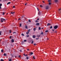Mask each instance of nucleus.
I'll return each mask as SVG.
<instances>
[{"mask_svg":"<svg viewBox=\"0 0 61 61\" xmlns=\"http://www.w3.org/2000/svg\"><path fill=\"white\" fill-rule=\"evenodd\" d=\"M3 21H5V19L2 18L1 19V22H3Z\"/></svg>","mask_w":61,"mask_h":61,"instance_id":"f257e3e1","label":"nucleus"},{"mask_svg":"<svg viewBox=\"0 0 61 61\" xmlns=\"http://www.w3.org/2000/svg\"><path fill=\"white\" fill-rule=\"evenodd\" d=\"M58 27V26H57V25H56L54 27V29H57V28Z\"/></svg>","mask_w":61,"mask_h":61,"instance_id":"f03ea898","label":"nucleus"},{"mask_svg":"<svg viewBox=\"0 0 61 61\" xmlns=\"http://www.w3.org/2000/svg\"><path fill=\"white\" fill-rule=\"evenodd\" d=\"M48 8H49V7L48 6H46L45 8L46 9V10L48 9Z\"/></svg>","mask_w":61,"mask_h":61,"instance_id":"7ed1b4c3","label":"nucleus"},{"mask_svg":"<svg viewBox=\"0 0 61 61\" xmlns=\"http://www.w3.org/2000/svg\"><path fill=\"white\" fill-rule=\"evenodd\" d=\"M2 6V4H0V9H1L2 8L1 7V6Z\"/></svg>","mask_w":61,"mask_h":61,"instance_id":"20e7f679","label":"nucleus"},{"mask_svg":"<svg viewBox=\"0 0 61 61\" xmlns=\"http://www.w3.org/2000/svg\"><path fill=\"white\" fill-rule=\"evenodd\" d=\"M11 42H12V43H14V39H12V40H11Z\"/></svg>","mask_w":61,"mask_h":61,"instance_id":"39448f33","label":"nucleus"},{"mask_svg":"<svg viewBox=\"0 0 61 61\" xmlns=\"http://www.w3.org/2000/svg\"><path fill=\"white\" fill-rule=\"evenodd\" d=\"M41 14V12H40V11H39V12H38V15H40Z\"/></svg>","mask_w":61,"mask_h":61,"instance_id":"423d86ee","label":"nucleus"},{"mask_svg":"<svg viewBox=\"0 0 61 61\" xmlns=\"http://www.w3.org/2000/svg\"><path fill=\"white\" fill-rule=\"evenodd\" d=\"M32 37L33 38H36V36L34 35Z\"/></svg>","mask_w":61,"mask_h":61,"instance_id":"0eeeda50","label":"nucleus"},{"mask_svg":"<svg viewBox=\"0 0 61 61\" xmlns=\"http://www.w3.org/2000/svg\"><path fill=\"white\" fill-rule=\"evenodd\" d=\"M25 26L26 29H27V28H28V27H27V25H25Z\"/></svg>","mask_w":61,"mask_h":61,"instance_id":"6e6552de","label":"nucleus"},{"mask_svg":"<svg viewBox=\"0 0 61 61\" xmlns=\"http://www.w3.org/2000/svg\"><path fill=\"white\" fill-rule=\"evenodd\" d=\"M40 25V24L39 23H37L36 24V25Z\"/></svg>","mask_w":61,"mask_h":61,"instance_id":"1a4fd4ad","label":"nucleus"},{"mask_svg":"<svg viewBox=\"0 0 61 61\" xmlns=\"http://www.w3.org/2000/svg\"><path fill=\"white\" fill-rule=\"evenodd\" d=\"M11 4V2H9L7 3V5H9V4Z\"/></svg>","mask_w":61,"mask_h":61,"instance_id":"9d476101","label":"nucleus"},{"mask_svg":"<svg viewBox=\"0 0 61 61\" xmlns=\"http://www.w3.org/2000/svg\"><path fill=\"white\" fill-rule=\"evenodd\" d=\"M55 3H57V2H58V0H56L55 1Z\"/></svg>","mask_w":61,"mask_h":61,"instance_id":"9b49d317","label":"nucleus"},{"mask_svg":"<svg viewBox=\"0 0 61 61\" xmlns=\"http://www.w3.org/2000/svg\"><path fill=\"white\" fill-rule=\"evenodd\" d=\"M49 25H51V24L50 23H48L47 25V26H49Z\"/></svg>","mask_w":61,"mask_h":61,"instance_id":"f8f14e48","label":"nucleus"},{"mask_svg":"<svg viewBox=\"0 0 61 61\" xmlns=\"http://www.w3.org/2000/svg\"><path fill=\"white\" fill-rule=\"evenodd\" d=\"M1 51L2 53H3L4 52V50L3 49L1 50Z\"/></svg>","mask_w":61,"mask_h":61,"instance_id":"ddd939ff","label":"nucleus"},{"mask_svg":"<svg viewBox=\"0 0 61 61\" xmlns=\"http://www.w3.org/2000/svg\"><path fill=\"white\" fill-rule=\"evenodd\" d=\"M24 17H24V16L23 15L21 17V19H22L23 18H24Z\"/></svg>","mask_w":61,"mask_h":61,"instance_id":"4468645a","label":"nucleus"},{"mask_svg":"<svg viewBox=\"0 0 61 61\" xmlns=\"http://www.w3.org/2000/svg\"><path fill=\"white\" fill-rule=\"evenodd\" d=\"M44 34V33H43V32H41V33L40 34L41 35H43Z\"/></svg>","mask_w":61,"mask_h":61,"instance_id":"2eb2a0df","label":"nucleus"},{"mask_svg":"<svg viewBox=\"0 0 61 61\" xmlns=\"http://www.w3.org/2000/svg\"><path fill=\"white\" fill-rule=\"evenodd\" d=\"M35 22H36V23H38V21L37 20H36L35 21Z\"/></svg>","mask_w":61,"mask_h":61,"instance_id":"dca6fc26","label":"nucleus"},{"mask_svg":"<svg viewBox=\"0 0 61 61\" xmlns=\"http://www.w3.org/2000/svg\"><path fill=\"white\" fill-rule=\"evenodd\" d=\"M6 53H5L4 54V56H6Z\"/></svg>","mask_w":61,"mask_h":61,"instance_id":"f3484780","label":"nucleus"},{"mask_svg":"<svg viewBox=\"0 0 61 61\" xmlns=\"http://www.w3.org/2000/svg\"><path fill=\"white\" fill-rule=\"evenodd\" d=\"M21 36H25V35L23 33H22L21 34Z\"/></svg>","mask_w":61,"mask_h":61,"instance_id":"a211bd4d","label":"nucleus"},{"mask_svg":"<svg viewBox=\"0 0 61 61\" xmlns=\"http://www.w3.org/2000/svg\"><path fill=\"white\" fill-rule=\"evenodd\" d=\"M29 32H27L26 33V34L27 35H28V34H29Z\"/></svg>","mask_w":61,"mask_h":61,"instance_id":"6ab92c4d","label":"nucleus"},{"mask_svg":"<svg viewBox=\"0 0 61 61\" xmlns=\"http://www.w3.org/2000/svg\"><path fill=\"white\" fill-rule=\"evenodd\" d=\"M30 54L31 55H30V56H31V55H33V52H31V53H30Z\"/></svg>","mask_w":61,"mask_h":61,"instance_id":"aec40b11","label":"nucleus"},{"mask_svg":"<svg viewBox=\"0 0 61 61\" xmlns=\"http://www.w3.org/2000/svg\"><path fill=\"white\" fill-rule=\"evenodd\" d=\"M33 30H34V31H35V30H36V28H34Z\"/></svg>","mask_w":61,"mask_h":61,"instance_id":"412c9836","label":"nucleus"},{"mask_svg":"<svg viewBox=\"0 0 61 61\" xmlns=\"http://www.w3.org/2000/svg\"><path fill=\"white\" fill-rule=\"evenodd\" d=\"M0 61H4V60L3 59H1L0 60Z\"/></svg>","mask_w":61,"mask_h":61,"instance_id":"4be33fe9","label":"nucleus"},{"mask_svg":"<svg viewBox=\"0 0 61 61\" xmlns=\"http://www.w3.org/2000/svg\"><path fill=\"white\" fill-rule=\"evenodd\" d=\"M12 61V59H10L9 60V61Z\"/></svg>","mask_w":61,"mask_h":61,"instance_id":"5701e85b","label":"nucleus"},{"mask_svg":"<svg viewBox=\"0 0 61 61\" xmlns=\"http://www.w3.org/2000/svg\"><path fill=\"white\" fill-rule=\"evenodd\" d=\"M52 28H53V27H52V26H51L50 27V29H52Z\"/></svg>","mask_w":61,"mask_h":61,"instance_id":"b1692460","label":"nucleus"},{"mask_svg":"<svg viewBox=\"0 0 61 61\" xmlns=\"http://www.w3.org/2000/svg\"><path fill=\"white\" fill-rule=\"evenodd\" d=\"M33 59H36V58L35 57V56H33Z\"/></svg>","mask_w":61,"mask_h":61,"instance_id":"393cba45","label":"nucleus"},{"mask_svg":"<svg viewBox=\"0 0 61 61\" xmlns=\"http://www.w3.org/2000/svg\"><path fill=\"white\" fill-rule=\"evenodd\" d=\"M38 29L39 30H41V28H40V27H39Z\"/></svg>","mask_w":61,"mask_h":61,"instance_id":"a878e982","label":"nucleus"},{"mask_svg":"<svg viewBox=\"0 0 61 61\" xmlns=\"http://www.w3.org/2000/svg\"><path fill=\"white\" fill-rule=\"evenodd\" d=\"M49 5H51V3L50 2H49Z\"/></svg>","mask_w":61,"mask_h":61,"instance_id":"bb28decb","label":"nucleus"},{"mask_svg":"<svg viewBox=\"0 0 61 61\" xmlns=\"http://www.w3.org/2000/svg\"><path fill=\"white\" fill-rule=\"evenodd\" d=\"M26 59H28L29 58L28 57H26Z\"/></svg>","mask_w":61,"mask_h":61,"instance_id":"cd10ccee","label":"nucleus"},{"mask_svg":"<svg viewBox=\"0 0 61 61\" xmlns=\"http://www.w3.org/2000/svg\"><path fill=\"white\" fill-rule=\"evenodd\" d=\"M28 21L29 22H31V20H30L29 19L28 20Z\"/></svg>","mask_w":61,"mask_h":61,"instance_id":"c85d7f7f","label":"nucleus"},{"mask_svg":"<svg viewBox=\"0 0 61 61\" xmlns=\"http://www.w3.org/2000/svg\"><path fill=\"white\" fill-rule=\"evenodd\" d=\"M28 32H29L30 31V29H29L28 30Z\"/></svg>","mask_w":61,"mask_h":61,"instance_id":"c756f323","label":"nucleus"},{"mask_svg":"<svg viewBox=\"0 0 61 61\" xmlns=\"http://www.w3.org/2000/svg\"><path fill=\"white\" fill-rule=\"evenodd\" d=\"M29 35H27L26 36V37H29Z\"/></svg>","mask_w":61,"mask_h":61,"instance_id":"7c9ffc66","label":"nucleus"},{"mask_svg":"<svg viewBox=\"0 0 61 61\" xmlns=\"http://www.w3.org/2000/svg\"><path fill=\"white\" fill-rule=\"evenodd\" d=\"M40 6V7H43V6H42V5H41Z\"/></svg>","mask_w":61,"mask_h":61,"instance_id":"2f4dec72","label":"nucleus"},{"mask_svg":"<svg viewBox=\"0 0 61 61\" xmlns=\"http://www.w3.org/2000/svg\"><path fill=\"white\" fill-rule=\"evenodd\" d=\"M48 32V30H46L45 31V32H46V33L47 32Z\"/></svg>","mask_w":61,"mask_h":61,"instance_id":"473e14b6","label":"nucleus"},{"mask_svg":"<svg viewBox=\"0 0 61 61\" xmlns=\"http://www.w3.org/2000/svg\"><path fill=\"white\" fill-rule=\"evenodd\" d=\"M2 33V31H0V35H1V33Z\"/></svg>","mask_w":61,"mask_h":61,"instance_id":"72a5a7b5","label":"nucleus"},{"mask_svg":"<svg viewBox=\"0 0 61 61\" xmlns=\"http://www.w3.org/2000/svg\"><path fill=\"white\" fill-rule=\"evenodd\" d=\"M21 26H22V25L21 24H20V26L21 27Z\"/></svg>","mask_w":61,"mask_h":61,"instance_id":"f704fd0d","label":"nucleus"},{"mask_svg":"<svg viewBox=\"0 0 61 61\" xmlns=\"http://www.w3.org/2000/svg\"><path fill=\"white\" fill-rule=\"evenodd\" d=\"M26 41H27L26 40H24V42H26Z\"/></svg>","mask_w":61,"mask_h":61,"instance_id":"c9c22d12","label":"nucleus"},{"mask_svg":"<svg viewBox=\"0 0 61 61\" xmlns=\"http://www.w3.org/2000/svg\"><path fill=\"white\" fill-rule=\"evenodd\" d=\"M37 9L38 11H39V9H38V8H37Z\"/></svg>","mask_w":61,"mask_h":61,"instance_id":"e433bc0d","label":"nucleus"},{"mask_svg":"<svg viewBox=\"0 0 61 61\" xmlns=\"http://www.w3.org/2000/svg\"><path fill=\"white\" fill-rule=\"evenodd\" d=\"M10 13L11 14H14V13H13V12H11Z\"/></svg>","mask_w":61,"mask_h":61,"instance_id":"4c0bfd02","label":"nucleus"},{"mask_svg":"<svg viewBox=\"0 0 61 61\" xmlns=\"http://www.w3.org/2000/svg\"><path fill=\"white\" fill-rule=\"evenodd\" d=\"M25 56H27V55L26 54V55H25Z\"/></svg>","mask_w":61,"mask_h":61,"instance_id":"58836bf2","label":"nucleus"},{"mask_svg":"<svg viewBox=\"0 0 61 61\" xmlns=\"http://www.w3.org/2000/svg\"><path fill=\"white\" fill-rule=\"evenodd\" d=\"M34 43V41H32V42H31V44H33Z\"/></svg>","mask_w":61,"mask_h":61,"instance_id":"ea45409f","label":"nucleus"},{"mask_svg":"<svg viewBox=\"0 0 61 61\" xmlns=\"http://www.w3.org/2000/svg\"><path fill=\"white\" fill-rule=\"evenodd\" d=\"M27 3H26L25 4V5H27Z\"/></svg>","mask_w":61,"mask_h":61,"instance_id":"a19ab883","label":"nucleus"},{"mask_svg":"<svg viewBox=\"0 0 61 61\" xmlns=\"http://www.w3.org/2000/svg\"><path fill=\"white\" fill-rule=\"evenodd\" d=\"M9 32H10V33H11V31L10 30L9 31Z\"/></svg>","mask_w":61,"mask_h":61,"instance_id":"79ce46f5","label":"nucleus"},{"mask_svg":"<svg viewBox=\"0 0 61 61\" xmlns=\"http://www.w3.org/2000/svg\"><path fill=\"white\" fill-rule=\"evenodd\" d=\"M5 15V13L4 12H3V15Z\"/></svg>","mask_w":61,"mask_h":61,"instance_id":"37998d69","label":"nucleus"},{"mask_svg":"<svg viewBox=\"0 0 61 61\" xmlns=\"http://www.w3.org/2000/svg\"><path fill=\"white\" fill-rule=\"evenodd\" d=\"M10 39H11V36H10Z\"/></svg>","mask_w":61,"mask_h":61,"instance_id":"c03bdc74","label":"nucleus"},{"mask_svg":"<svg viewBox=\"0 0 61 61\" xmlns=\"http://www.w3.org/2000/svg\"><path fill=\"white\" fill-rule=\"evenodd\" d=\"M15 7V6H13V8H14Z\"/></svg>","mask_w":61,"mask_h":61,"instance_id":"a18cd8bd","label":"nucleus"},{"mask_svg":"<svg viewBox=\"0 0 61 61\" xmlns=\"http://www.w3.org/2000/svg\"><path fill=\"white\" fill-rule=\"evenodd\" d=\"M34 46H36V43L34 44Z\"/></svg>","mask_w":61,"mask_h":61,"instance_id":"49530a36","label":"nucleus"},{"mask_svg":"<svg viewBox=\"0 0 61 61\" xmlns=\"http://www.w3.org/2000/svg\"><path fill=\"white\" fill-rule=\"evenodd\" d=\"M19 57H21V56H20V55H19Z\"/></svg>","mask_w":61,"mask_h":61,"instance_id":"de8ad7c7","label":"nucleus"},{"mask_svg":"<svg viewBox=\"0 0 61 61\" xmlns=\"http://www.w3.org/2000/svg\"><path fill=\"white\" fill-rule=\"evenodd\" d=\"M40 35H39L38 36V38H39V37H40Z\"/></svg>","mask_w":61,"mask_h":61,"instance_id":"09e8293b","label":"nucleus"},{"mask_svg":"<svg viewBox=\"0 0 61 61\" xmlns=\"http://www.w3.org/2000/svg\"><path fill=\"white\" fill-rule=\"evenodd\" d=\"M20 52H22V50H20Z\"/></svg>","mask_w":61,"mask_h":61,"instance_id":"8fccbe9b","label":"nucleus"},{"mask_svg":"<svg viewBox=\"0 0 61 61\" xmlns=\"http://www.w3.org/2000/svg\"><path fill=\"white\" fill-rule=\"evenodd\" d=\"M38 39H39V38H36V40H38Z\"/></svg>","mask_w":61,"mask_h":61,"instance_id":"3c124183","label":"nucleus"},{"mask_svg":"<svg viewBox=\"0 0 61 61\" xmlns=\"http://www.w3.org/2000/svg\"><path fill=\"white\" fill-rule=\"evenodd\" d=\"M37 20H39V19L38 18L37 19Z\"/></svg>","mask_w":61,"mask_h":61,"instance_id":"603ef678","label":"nucleus"},{"mask_svg":"<svg viewBox=\"0 0 61 61\" xmlns=\"http://www.w3.org/2000/svg\"><path fill=\"white\" fill-rule=\"evenodd\" d=\"M23 55H24V56H25V54H23Z\"/></svg>","mask_w":61,"mask_h":61,"instance_id":"864d4df0","label":"nucleus"},{"mask_svg":"<svg viewBox=\"0 0 61 61\" xmlns=\"http://www.w3.org/2000/svg\"><path fill=\"white\" fill-rule=\"evenodd\" d=\"M48 1L49 2H50L51 1V0H48Z\"/></svg>","mask_w":61,"mask_h":61,"instance_id":"5fc2aeb1","label":"nucleus"},{"mask_svg":"<svg viewBox=\"0 0 61 61\" xmlns=\"http://www.w3.org/2000/svg\"><path fill=\"white\" fill-rule=\"evenodd\" d=\"M61 10V9H59V11H60V10Z\"/></svg>","mask_w":61,"mask_h":61,"instance_id":"6e6d98bb","label":"nucleus"},{"mask_svg":"<svg viewBox=\"0 0 61 61\" xmlns=\"http://www.w3.org/2000/svg\"><path fill=\"white\" fill-rule=\"evenodd\" d=\"M27 50L29 51V49H27Z\"/></svg>","mask_w":61,"mask_h":61,"instance_id":"4d7b16f0","label":"nucleus"},{"mask_svg":"<svg viewBox=\"0 0 61 61\" xmlns=\"http://www.w3.org/2000/svg\"><path fill=\"white\" fill-rule=\"evenodd\" d=\"M42 2H43V3H45V1H42Z\"/></svg>","mask_w":61,"mask_h":61,"instance_id":"13d9d810","label":"nucleus"},{"mask_svg":"<svg viewBox=\"0 0 61 61\" xmlns=\"http://www.w3.org/2000/svg\"><path fill=\"white\" fill-rule=\"evenodd\" d=\"M52 30L53 31H55V30Z\"/></svg>","mask_w":61,"mask_h":61,"instance_id":"bf43d9fd","label":"nucleus"},{"mask_svg":"<svg viewBox=\"0 0 61 61\" xmlns=\"http://www.w3.org/2000/svg\"><path fill=\"white\" fill-rule=\"evenodd\" d=\"M21 44H22V45H23V42H21Z\"/></svg>","mask_w":61,"mask_h":61,"instance_id":"052dcab7","label":"nucleus"},{"mask_svg":"<svg viewBox=\"0 0 61 61\" xmlns=\"http://www.w3.org/2000/svg\"><path fill=\"white\" fill-rule=\"evenodd\" d=\"M20 19H20V18H19L18 19L19 20H20Z\"/></svg>","mask_w":61,"mask_h":61,"instance_id":"680f3d73","label":"nucleus"},{"mask_svg":"<svg viewBox=\"0 0 61 61\" xmlns=\"http://www.w3.org/2000/svg\"><path fill=\"white\" fill-rule=\"evenodd\" d=\"M38 37V36L37 35V37Z\"/></svg>","mask_w":61,"mask_h":61,"instance_id":"e2e57ef3","label":"nucleus"},{"mask_svg":"<svg viewBox=\"0 0 61 61\" xmlns=\"http://www.w3.org/2000/svg\"><path fill=\"white\" fill-rule=\"evenodd\" d=\"M13 14H14V13H15V12H13Z\"/></svg>","mask_w":61,"mask_h":61,"instance_id":"0e129e2a","label":"nucleus"},{"mask_svg":"<svg viewBox=\"0 0 61 61\" xmlns=\"http://www.w3.org/2000/svg\"><path fill=\"white\" fill-rule=\"evenodd\" d=\"M14 33H15V32H14Z\"/></svg>","mask_w":61,"mask_h":61,"instance_id":"69168bd1","label":"nucleus"},{"mask_svg":"<svg viewBox=\"0 0 61 61\" xmlns=\"http://www.w3.org/2000/svg\"><path fill=\"white\" fill-rule=\"evenodd\" d=\"M47 39L48 40V39H49L47 38Z\"/></svg>","mask_w":61,"mask_h":61,"instance_id":"338daca9","label":"nucleus"},{"mask_svg":"<svg viewBox=\"0 0 61 61\" xmlns=\"http://www.w3.org/2000/svg\"><path fill=\"white\" fill-rule=\"evenodd\" d=\"M13 1H15V0H13Z\"/></svg>","mask_w":61,"mask_h":61,"instance_id":"774afa93","label":"nucleus"}]
</instances>
